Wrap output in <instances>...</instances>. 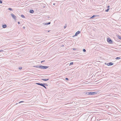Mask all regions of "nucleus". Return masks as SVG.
<instances>
[{
    "label": "nucleus",
    "instance_id": "7c9ffc66",
    "mask_svg": "<svg viewBox=\"0 0 121 121\" xmlns=\"http://www.w3.org/2000/svg\"><path fill=\"white\" fill-rule=\"evenodd\" d=\"M66 26H64V28H66Z\"/></svg>",
    "mask_w": 121,
    "mask_h": 121
},
{
    "label": "nucleus",
    "instance_id": "f8f14e48",
    "mask_svg": "<svg viewBox=\"0 0 121 121\" xmlns=\"http://www.w3.org/2000/svg\"><path fill=\"white\" fill-rule=\"evenodd\" d=\"M96 16H96L95 15H93L92 17H91L90 18H92Z\"/></svg>",
    "mask_w": 121,
    "mask_h": 121
},
{
    "label": "nucleus",
    "instance_id": "c9c22d12",
    "mask_svg": "<svg viewBox=\"0 0 121 121\" xmlns=\"http://www.w3.org/2000/svg\"><path fill=\"white\" fill-rule=\"evenodd\" d=\"M85 82H83L82 83H84Z\"/></svg>",
    "mask_w": 121,
    "mask_h": 121
},
{
    "label": "nucleus",
    "instance_id": "9b49d317",
    "mask_svg": "<svg viewBox=\"0 0 121 121\" xmlns=\"http://www.w3.org/2000/svg\"><path fill=\"white\" fill-rule=\"evenodd\" d=\"M116 36L117 37L119 38V39H121V37L120 36L118 35H117Z\"/></svg>",
    "mask_w": 121,
    "mask_h": 121
},
{
    "label": "nucleus",
    "instance_id": "2f4dec72",
    "mask_svg": "<svg viewBox=\"0 0 121 121\" xmlns=\"http://www.w3.org/2000/svg\"><path fill=\"white\" fill-rule=\"evenodd\" d=\"M23 29H24L25 28V27H23Z\"/></svg>",
    "mask_w": 121,
    "mask_h": 121
},
{
    "label": "nucleus",
    "instance_id": "f704fd0d",
    "mask_svg": "<svg viewBox=\"0 0 121 121\" xmlns=\"http://www.w3.org/2000/svg\"><path fill=\"white\" fill-rule=\"evenodd\" d=\"M77 86H77V87H78Z\"/></svg>",
    "mask_w": 121,
    "mask_h": 121
},
{
    "label": "nucleus",
    "instance_id": "e433bc0d",
    "mask_svg": "<svg viewBox=\"0 0 121 121\" xmlns=\"http://www.w3.org/2000/svg\"><path fill=\"white\" fill-rule=\"evenodd\" d=\"M49 31H50V30H48V32H49Z\"/></svg>",
    "mask_w": 121,
    "mask_h": 121
},
{
    "label": "nucleus",
    "instance_id": "4be33fe9",
    "mask_svg": "<svg viewBox=\"0 0 121 121\" xmlns=\"http://www.w3.org/2000/svg\"><path fill=\"white\" fill-rule=\"evenodd\" d=\"M76 49H77V48H73V50H76Z\"/></svg>",
    "mask_w": 121,
    "mask_h": 121
},
{
    "label": "nucleus",
    "instance_id": "c85d7f7f",
    "mask_svg": "<svg viewBox=\"0 0 121 121\" xmlns=\"http://www.w3.org/2000/svg\"><path fill=\"white\" fill-rule=\"evenodd\" d=\"M18 24H20V22H18Z\"/></svg>",
    "mask_w": 121,
    "mask_h": 121
},
{
    "label": "nucleus",
    "instance_id": "4468645a",
    "mask_svg": "<svg viewBox=\"0 0 121 121\" xmlns=\"http://www.w3.org/2000/svg\"><path fill=\"white\" fill-rule=\"evenodd\" d=\"M73 62H70L69 64V65H73Z\"/></svg>",
    "mask_w": 121,
    "mask_h": 121
},
{
    "label": "nucleus",
    "instance_id": "a211bd4d",
    "mask_svg": "<svg viewBox=\"0 0 121 121\" xmlns=\"http://www.w3.org/2000/svg\"><path fill=\"white\" fill-rule=\"evenodd\" d=\"M121 59V58L119 57H117L115 59L116 60H118L120 59Z\"/></svg>",
    "mask_w": 121,
    "mask_h": 121
},
{
    "label": "nucleus",
    "instance_id": "39448f33",
    "mask_svg": "<svg viewBox=\"0 0 121 121\" xmlns=\"http://www.w3.org/2000/svg\"><path fill=\"white\" fill-rule=\"evenodd\" d=\"M38 85L42 86L43 87H44L46 89V88L45 86V84H36Z\"/></svg>",
    "mask_w": 121,
    "mask_h": 121
},
{
    "label": "nucleus",
    "instance_id": "423d86ee",
    "mask_svg": "<svg viewBox=\"0 0 121 121\" xmlns=\"http://www.w3.org/2000/svg\"><path fill=\"white\" fill-rule=\"evenodd\" d=\"M80 31H77V32H76L75 34V35L73 36V37H74L75 36H77L80 33Z\"/></svg>",
    "mask_w": 121,
    "mask_h": 121
},
{
    "label": "nucleus",
    "instance_id": "473e14b6",
    "mask_svg": "<svg viewBox=\"0 0 121 121\" xmlns=\"http://www.w3.org/2000/svg\"><path fill=\"white\" fill-rule=\"evenodd\" d=\"M53 5H55V3H54V4H53Z\"/></svg>",
    "mask_w": 121,
    "mask_h": 121
},
{
    "label": "nucleus",
    "instance_id": "aec40b11",
    "mask_svg": "<svg viewBox=\"0 0 121 121\" xmlns=\"http://www.w3.org/2000/svg\"><path fill=\"white\" fill-rule=\"evenodd\" d=\"M22 67H19V68H18V69L20 70L22 69Z\"/></svg>",
    "mask_w": 121,
    "mask_h": 121
},
{
    "label": "nucleus",
    "instance_id": "72a5a7b5",
    "mask_svg": "<svg viewBox=\"0 0 121 121\" xmlns=\"http://www.w3.org/2000/svg\"><path fill=\"white\" fill-rule=\"evenodd\" d=\"M64 46L63 45H62V47H64Z\"/></svg>",
    "mask_w": 121,
    "mask_h": 121
},
{
    "label": "nucleus",
    "instance_id": "bb28decb",
    "mask_svg": "<svg viewBox=\"0 0 121 121\" xmlns=\"http://www.w3.org/2000/svg\"><path fill=\"white\" fill-rule=\"evenodd\" d=\"M4 51V50H1L0 51V52H3Z\"/></svg>",
    "mask_w": 121,
    "mask_h": 121
},
{
    "label": "nucleus",
    "instance_id": "6e6552de",
    "mask_svg": "<svg viewBox=\"0 0 121 121\" xmlns=\"http://www.w3.org/2000/svg\"><path fill=\"white\" fill-rule=\"evenodd\" d=\"M51 23L50 22H49L48 23H44L43 24L44 25H48L50 24Z\"/></svg>",
    "mask_w": 121,
    "mask_h": 121
},
{
    "label": "nucleus",
    "instance_id": "9d476101",
    "mask_svg": "<svg viewBox=\"0 0 121 121\" xmlns=\"http://www.w3.org/2000/svg\"><path fill=\"white\" fill-rule=\"evenodd\" d=\"M7 27L6 25V24L2 25V27L3 28H6Z\"/></svg>",
    "mask_w": 121,
    "mask_h": 121
},
{
    "label": "nucleus",
    "instance_id": "393cba45",
    "mask_svg": "<svg viewBox=\"0 0 121 121\" xmlns=\"http://www.w3.org/2000/svg\"><path fill=\"white\" fill-rule=\"evenodd\" d=\"M66 80L68 81L69 80V79L67 78H66L65 79Z\"/></svg>",
    "mask_w": 121,
    "mask_h": 121
},
{
    "label": "nucleus",
    "instance_id": "dca6fc26",
    "mask_svg": "<svg viewBox=\"0 0 121 121\" xmlns=\"http://www.w3.org/2000/svg\"><path fill=\"white\" fill-rule=\"evenodd\" d=\"M8 9L9 10L11 11H12L13 10L12 9V8H8Z\"/></svg>",
    "mask_w": 121,
    "mask_h": 121
},
{
    "label": "nucleus",
    "instance_id": "cd10ccee",
    "mask_svg": "<svg viewBox=\"0 0 121 121\" xmlns=\"http://www.w3.org/2000/svg\"><path fill=\"white\" fill-rule=\"evenodd\" d=\"M109 7H110V6H108V9H109L110 8Z\"/></svg>",
    "mask_w": 121,
    "mask_h": 121
},
{
    "label": "nucleus",
    "instance_id": "ddd939ff",
    "mask_svg": "<svg viewBox=\"0 0 121 121\" xmlns=\"http://www.w3.org/2000/svg\"><path fill=\"white\" fill-rule=\"evenodd\" d=\"M49 79H46L43 78V79H42V80H43V81H46L47 80H48Z\"/></svg>",
    "mask_w": 121,
    "mask_h": 121
},
{
    "label": "nucleus",
    "instance_id": "6ab92c4d",
    "mask_svg": "<svg viewBox=\"0 0 121 121\" xmlns=\"http://www.w3.org/2000/svg\"><path fill=\"white\" fill-rule=\"evenodd\" d=\"M109 9H107L106 10H105V11L106 12H108V11L109 10Z\"/></svg>",
    "mask_w": 121,
    "mask_h": 121
},
{
    "label": "nucleus",
    "instance_id": "1a4fd4ad",
    "mask_svg": "<svg viewBox=\"0 0 121 121\" xmlns=\"http://www.w3.org/2000/svg\"><path fill=\"white\" fill-rule=\"evenodd\" d=\"M29 12L31 13H33L34 12V11L33 10H30L29 11Z\"/></svg>",
    "mask_w": 121,
    "mask_h": 121
},
{
    "label": "nucleus",
    "instance_id": "2eb2a0df",
    "mask_svg": "<svg viewBox=\"0 0 121 121\" xmlns=\"http://www.w3.org/2000/svg\"><path fill=\"white\" fill-rule=\"evenodd\" d=\"M39 65H38V66H33V67H37L38 68H39Z\"/></svg>",
    "mask_w": 121,
    "mask_h": 121
},
{
    "label": "nucleus",
    "instance_id": "c756f323",
    "mask_svg": "<svg viewBox=\"0 0 121 121\" xmlns=\"http://www.w3.org/2000/svg\"><path fill=\"white\" fill-rule=\"evenodd\" d=\"M45 86H48V85L47 84H45Z\"/></svg>",
    "mask_w": 121,
    "mask_h": 121
},
{
    "label": "nucleus",
    "instance_id": "20e7f679",
    "mask_svg": "<svg viewBox=\"0 0 121 121\" xmlns=\"http://www.w3.org/2000/svg\"><path fill=\"white\" fill-rule=\"evenodd\" d=\"M11 16L12 18L15 20H16V19L17 17L16 16L14 15V14L13 13H11Z\"/></svg>",
    "mask_w": 121,
    "mask_h": 121
},
{
    "label": "nucleus",
    "instance_id": "58836bf2",
    "mask_svg": "<svg viewBox=\"0 0 121 121\" xmlns=\"http://www.w3.org/2000/svg\"><path fill=\"white\" fill-rule=\"evenodd\" d=\"M87 83H89V82H88Z\"/></svg>",
    "mask_w": 121,
    "mask_h": 121
},
{
    "label": "nucleus",
    "instance_id": "f257e3e1",
    "mask_svg": "<svg viewBox=\"0 0 121 121\" xmlns=\"http://www.w3.org/2000/svg\"><path fill=\"white\" fill-rule=\"evenodd\" d=\"M97 92H87L86 93V94L88 95H94L97 94Z\"/></svg>",
    "mask_w": 121,
    "mask_h": 121
},
{
    "label": "nucleus",
    "instance_id": "4c0bfd02",
    "mask_svg": "<svg viewBox=\"0 0 121 121\" xmlns=\"http://www.w3.org/2000/svg\"><path fill=\"white\" fill-rule=\"evenodd\" d=\"M119 46H121V45H120Z\"/></svg>",
    "mask_w": 121,
    "mask_h": 121
},
{
    "label": "nucleus",
    "instance_id": "7ed1b4c3",
    "mask_svg": "<svg viewBox=\"0 0 121 121\" xmlns=\"http://www.w3.org/2000/svg\"><path fill=\"white\" fill-rule=\"evenodd\" d=\"M107 41L109 43L111 44L112 43V41L109 38L107 39Z\"/></svg>",
    "mask_w": 121,
    "mask_h": 121
},
{
    "label": "nucleus",
    "instance_id": "0eeeda50",
    "mask_svg": "<svg viewBox=\"0 0 121 121\" xmlns=\"http://www.w3.org/2000/svg\"><path fill=\"white\" fill-rule=\"evenodd\" d=\"M113 63L112 62H110L107 64V65L108 66H111L113 65Z\"/></svg>",
    "mask_w": 121,
    "mask_h": 121
},
{
    "label": "nucleus",
    "instance_id": "f03ea898",
    "mask_svg": "<svg viewBox=\"0 0 121 121\" xmlns=\"http://www.w3.org/2000/svg\"><path fill=\"white\" fill-rule=\"evenodd\" d=\"M39 68L41 69H46L49 67L48 66H44L42 65H39Z\"/></svg>",
    "mask_w": 121,
    "mask_h": 121
},
{
    "label": "nucleus",
    "instance_id": "a878e982",
    "mask_svg": "<svg viewBox=\"0 0 121 121\" xmlns=\"http://www.w3.org/2000/svg\"><path fill=\"white\" fill-rule=\"evenodd\" d=\"M45 61V60H43L41 61V63H42L43 62H44Z\"/></svg>",
    "mask_w": 121,
    "mask_h": 121
},
{
    "label": "nucleus",
    "instance_id": "f3484780",
    "mask_svg": "<svg viewBox=\"0 0 121 121\" xmlns=\"http://www.w3.org/2000/svg\"><path fill=\"white\" fill-rule=\"evenodd\" d=\"M21 17H22L23 18H25V16L23 15H22V14L21 15Z\"/></svg>",
    "mask_w": 121,
    "mask_h": 121
},
{
    "label": "nucleus",
    "instance_id": "b1692460",
    "mask_svg": "<svg viewBox=\"0 0 121 121\" xmlns=\"http://www.w3.org/2000/svg\"><path fill=\"white\" fill-rule=\"evenodd\" d=\"M2 1L1 0H0V4H2Z\"/></svg>",
    "mask_w": 121,
    "mask_h": 121
},
{
    "label": "nucleus",
    "instance_id": "5701e85b",
    "mask_svg": "<svg viewBox=\"0 0 121 121\" xmlns=\"http://www.w3.org/2000/svg\"><path fill=\"white\" fill-rule=\"evenodd\" d=\"M83 52H86V50L85 49H83Z\"/></svg>",
    "mask_w": 121,
    "mask_h": 121
},
{
    "label": "nucleus",
    "instance_id": "412c9836",
    "mask_svg": "<svg viewBox=\"0 0 121 121\" xmlns=\"http://www.w3.org/2000/svg\"><path fill=\"white\" fill-rule=\"evenodd\" d=\"M24 102V101H20L18 103L19 104H20V103H22L23 102Z\"/></svg>",
    "mask_w": 121,
    "mask_h": 121
}]
</instances>
